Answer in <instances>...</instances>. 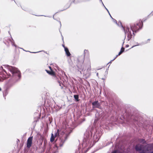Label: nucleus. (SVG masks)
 Segmentation results:
<instances>
[{"label": "nucleus", "mask_w": 153, "mask_h": 153, "mask_svg": "<svg viewBox=\"0 0 153 153\" xmlns=\"http://www.w3.org/2000/svg\"><path fill=\"white\" fill-rule=\"evenodd\" d=\"M113 19V21L114 23H116L119 26H120L121 27V25L120 24V22H118V24L117 23V21L114 19L113 18H112Z\"/></svg>", "instance_id": "2eb2a0df"}, {"label": "nucleus", "mask_w": 153, "mask_h": 153, "mask_svg": "<svg viewBox=\"0 0 153 153\" xmlns=\"http://www.w3.org/2000/svg\"><path fill=\"white\" fill-rule=\"evenodd\" d=\"M93 108H100L101 107L100 104L98 101H95L92 103Z\"/></svg>", "instance_id": "0eeeda50"}, {"label": "nucleus", "mask_w": 153, "mask_h": 153, "mask_svg": "<svg viewBox=\"0 0 153 153\" xmlns=\"http://www.w3.org/2000/svg\"><path fill=\"white\" fill-rule=\"evenodd\" d=\"M65 51L66 55L68 56H69L71 55L70 53L69 52L68 48H67L65 47Z\"/></svg>", "instance_id": "9d476101"}, {"label": "nucleus", "mask_w": 153, "mask_h": 153, "mask_svg": "<svg viewBox=\"0 0 153 153\" xmlns=\"http://www.w3.org/2000/svg\"><path fill=\"white\" fill-rule=\"evenodd\" d=\"M108 69H107L105 71V72L107 74L108 73Z\"/></svg>", "instance_id": "c756f323"}, {"label": "nucleus", "mask_w": 153, "mask_h": 153, "mask_svg": "<svg viewBox=\"0 0 153 153\" xmlns=\"http://www.w3.org/2000/svg\"><path fill=\"white\" fill-rule=\"evenodd\" d=\"M150 153H153V151L151 152Z\"/></svg>", "instance_id": "58836bf2"}, {"label": "nucleus", "mask_w": 153, "mask_h": 153, "mask_svg": "<svg viewBox=\"0 0 153 153\" xmlns=\"http://www.w3.org/2000/svg\"><path fill=\"white\" fill-rule=\"evenodd\" d=\"M97 76H98V73H97Z\"/></svg>", "instance_id": "473e14b6"}, {"label": "nucleus", "mask_w": 153, "mask_h": 153, "mask_svg": "<svg viewBox=\"0 0 153 153\" xmlns=\"http://www.w3.org/2000/svg\"><path fill=\"white\" fill-rule=\"evenodd\" d=\"M1 90V88H0V91Z\"/></svg>", "instance_id": "ea45409f"}, {"label": "nucleus", "mask_w": 153, "mask_h": 153, "mask_svg": "<svg viewBox=\"0 0 153 153\" xmlns=\"http://www.w3.org/2000/svg\"><path fill=\"white\" fill-rule=\"evenodd\" d=\"M54 138L55 137L54 135H53V134L52 133L51 134V135L50 139L51 141V142H53V141H54Z\"/></svg>", "instance_id": "4468645a"}, {"label": "nucleus", "mask_w": 153, "mask_h": 153, "mask_svg": "<svg viewBox=\"0 0 153 153\" xmlns=\"http://www.w3.org/2000/svg\"><path fill=\"white\" fill-rule=\"evenodd\" d=\"M121 26V29L123 30L126 35L125 38V39L126 36H127V39L128 40H129L132 38V34L134 35V32H136L140 29H141L143 25V22L142 21L139 23H137L136 24L132 25L130 28L129 25H126L124 27L123 26L121 22H120Z\"/></svg>", "instance_id": "f03ea898"}, {"label": "nucleus", "mask_w": 153, "mask_h": 153, "mask_svg": "<svg viewBox=\"0 0 153 153\" xmlns=\"http://www.w3.org/2000/svg\"><path fill=\"white\" fill-rule=\"evenodd\" d=\"M101 134V132L97 131L96 128L88 129L84 133L82 147L87 150L90 149L98 141Z\"/></svg>", "instance_id": "f257e3e1"}, {"label": "nucleus", "mask_w": 153, "mask_h": 153, "mask_svg": "<svg viewBox=\"0 0 153 153\" xmlns=\"http://www.w3.org/2000/svg\"><path fill=\"white\" fill-rule=\"evenodd\" d=\"M100 1L102 2V0H100Z\"/></svg>", "instance_id": "4c0bfd02"}, {"label": "nucleus", "mask_w": 153, "mask_h": 153, "mask_svg": "<svg viewBox=\"0 0 153 153\" xmlns=\"http://www.w3.org/2000/svg\"><path fill=\"white\" fill-rule=\"evenodd\" d=\"M139 141L140 142L142 143H144L145 142L144 140L143 139H140L139 140Z\"/></svg>", "instance_id": "f3484780"}, {"label": "nucleus", "mask_w": 153, "mask_h": 153, "mask_svg": "<svg viewBox=\"0 0 153 153\" xmlns=\"http://www.w3.org/2000/svg\"><path fill=\"white\" fill-rule=\"evenodd\" d=\"M128 46H129L128 45H126V47H128Z\"/></svg>", "instance_id": "2f4dec72"}, {"label": "nucleus", "mask_w": 153, "mask_h": 153, "mask_svg": "<svg viewBox=\"0 0 153 153\" xmlns=\"http://www.w3.org/2000/svg\"><path fill=\"white\" fill-rule=\"evenodd\" d=\"M54 136L55 137L57 136H58L59 139L57 141L56 144L59 147H62L65 142L67 139V134H65L63 131H62L61 133L60 134L58 132V130Z\"/></svg>", "instance_id": "7ed1b4c3"}, {"label": "nucleus", "mask_w": 153, "mask_h": 153, "mask_svg": "<svg viewBox=\"0 0 153 153\" xmlns=\"http://www.w3.org/2000/svg\"><path fill=\"white\" fill-rule=\"evenodd\" d=\"M118 56V55H117L116 56V57L112 60H111V61H110L107 64H108L109 63H111V62L114 61L117 57Z\"/></svg>", "instance_id": "aec40b11"}, {"label": "nucleus", "mask_w": 153, "mask_h": 153, "mask_svg": "<svg viewBox=\"0 0 153 153\" xmlns=\"http://www.w3.org/2000/svg\"><path fill=\"white\" fill-rule=\"evenodd\" d=\"M102 5H103V6L105 8V6L104 5V4H103V2H102Z\"/></svg>", "instance_id": "cd10ccee"}, {"label": "nucleus", "mask_w": 153, "mask_h": 153, "mask_svg": "<svg viewBox=\"0 0 153 153\" xmlns=\"http://www.w3.org/2000/svg\"><path fill=\"white\" fill-rule=\"evenodd\" d=\"M4 71L7 74L8 76H11V74L8 72V74L7 72V71L4 69H3Z\"/></svg>", "instance_id": "a211bd4d"}, {"label": "nucleus", "mask_w": 153, "mask_h": 153, "mask_svg": "<svg viewBox=\"0 0 153 153\" xmlns=\"http://www.w3.org/2000/svg\"><path fill=\"white\" fill-rule=\"evenodd\" d=\"M10 41L11 42V44L13 45L15 47H16V45L15 44L14 40L13 39L12 37H11V39H10Z\"/></svg>", "instance_id": "f8f14e48"}, {"label": "nucleus", "mask_w": 153, "mask_h": 153, "mask_svg": "<svg viewBox=\"0 0 153 153\" xmlns=\"http://www.w3.org/2000/svg\"><path fill=\"white\" fill-rule=\"evenodd\" d=\"M111 153H118V151L117 150H115Z\"/></svg>", "instance_id": "412c9836"}, {"label": "nucleus", "mask_w": 153, "mask_h": 153, "mask_svg": "<svg viewBox=\"0 0 153 153\" xmlns=\"http://www.w3.org/2000/svg\"><path fill=\"white\" fill-rule=\"evenodd\" d=\"M105 8L106 9V10H107V11H108V13L109 14V15H110V13L108 10V9L105 7Z\"/></svg>", "instance_id": "5701e85b"}, {"label": "nucleus", "mask_w": 153, "mask_h": 153, "mask_svg": "<svg viewBox=\"0 0 153 153\" xmlns=\"http://www.w3.org/2000/svg\"><path fill=\"white\" fill-rule=\"evenodd\" d=\"M97 121V120L95 119L94 120V123H95V122H96V121Z\"/></svg>", "instance_id": "72a5a7b5"}, {"label": "nucleus", "mask_w": 153, "mask_h": 153, "mask_svg": "<svg viewBox=\"0 0 153 153\" xmlns=\"http://www.w3.org/2000/svg\"><path fill=\"white\" fill-rule=\"evenodd\" d=\"M92 153H93V152Z\"/></svg>", "instance_id": "37998d69"}, {"label": "nucleus", "mask_w": 153, "mask_h": 153, "mask_svg": "<svg viewBox=\"0 0 153 153\" xmlns=\"http://www.w3.org/2000/svg\"><path fill=\"white\" fill-rule=\"evenodd\" d=\"M143 146L140 144H137L136 146L135 149L137 151H142L141 153H145V152L143 149Z\"/></svg>", "instance_id": "39448f33"}, {"label": "nucleus", "mask_w": 153, "mask_h": 153, "mask_svg": "<svg viewBox=\"0 0 153 153\" xmlns=\"http://www.w3.org/2000/svg\"><path fill=\"white\" fill-rule=\"evenodd\" d=\"M150 39H148V40L146 41L144 43V44H146V43H149V42H150Z\"/></svg>", "instance_id": "6ab92c4d"}, {"label": "nucleus", "mask_w": 153, "mask_h": 153, "mask_svg": "<svg viewBox=\"0 0 153 153\" xmlns=\"http://www.w3.org/2000/svg\"><path fill=\"white\" fill-rule=\"evenodd\" d=\"M46 143V140H44V144H45Z\"/></svg>", "instance_id": "7c9ffc66"}, {"label": "nucleus", "mask_w": 153, "mask_h": 153, "mask_svg": "<svg viewBox=\"0 0 153 153\" xmlns=\"http://www.w3.org/2000/svg\"><path fill=\"white\" fill-rule=\"evenodd\" d=\"M74 98L76 100V101H79V96L78 95H74Z\"/></svg>", "instance_id": "dca6fc26"}, {"label": "nucleus", "mask_w": 153, "mask_h": 153, "mask_svg": "<svg viewBox=\"0 0 153 153\" xmlns=\"http://www.w3.org/2000/svg\"><path fill=\"white\" fill-rule=\"evenodd\" d=\"M90 0H83L84 1H89Z\"/></svg>", "instance_id": "bb28decb"}, {"label": "nucleus", "mask_w": 153, "mask_h": 153, "mask_svg": "<svg viewBox=\"0 0 153 153\" xmlns=\"http://www.w3.org/2000/svg\"><path fill=\"white\" fill-rule=\"evenodd\" d=\"M140 45V44L139 43H137V45H134V46H133L132 47V48H133L134 47H135V46H138V45Z\"/></svg>", "instance_id": "4be33fe9"}, {"label": "nucleus", "mask_w": 153, "mask_h": 153, "mask_svg": "<svg viewBox=\"0 0 153 153\" xmlns=\"http://www.w3.org/2000/svg\"><path fill=\"white\" fill-rule=\"evenodd\" d=\"M49 68L50 69L51 71H52V70L51 68V67L49 66Z\"/></svg>", "instance_id": "a878e982"}, {"label": "nucleus", "mask_w": 153, "mask_h": 153, "mask_svg": "<svg viewBox=\"0 0 153 153\" xmlns=\"http://www.w3.org/2000/svg\"><path fill=\"white\" fill-rule=\"evenodd\" d=\"M124 43V42H123V43Z\"/></svg>", "instance_id": "79ce46f5"}, {"label": "nucleus", "mask_w": 153, "mask_h": 153, "mask_svg": "<svg viewBox=\"0 0 153 153\" xmlns=\"http://www.w3.org/2000/svg\"><path fill=\"white\" fill-rule=\"evenodd\" d=\"M102 80H105V79H104V78H102Z\"/></svg>", "instance_id": "e433bc0d"}, {"label": "nucleus", "mask_w": 153, "mask_h": 153, "mask_svg": "<svg viewBox=\"0 0 153 153\" xmlns=\"http://www.w3.org/2000/svg\"><path fill=\"white\" fill-rule=\"evenodd\" d=\"M7 94V92H6L5 94H3V95H6Z\"/></svg>", "instance_id": "c85d7f7f"}, {"label": "nucleus", "mask_w": 153, "mask_h": 153, "mask_svg": "<svg viewBox=\"0 0 153 153\" xmlns=\"http://www.w3.org/2000/svg\"><path fill=\"white\" fill-rule=\"evenodd\" d=\"M84 57H83V60H82L83 61H84L85 56L86 55H89V52L87 50H85L84 51Z\"/></svg>", "instance_id": "9b49d317"}, {"label": "nucleus", "mask_w": 153, "mask_h": 153, "mask_svg": "<svg viewBox=\"0 0 153 153\" xmlns=\"http://www.w3.org/2000/svg\"><path fill=\"white\" fill-rule=\"evenodd\" d=\"M153 149V145L152 144H148L147 145V150L149 151Z\"/></svg>", "instance_id": "1a4fd4ad"}, {"label": "nucleus", "mask_w": 153, "mask_h": 153, "mask_svg": "<svg viewBox=\"0 0 153 153\" xmlns=\"http://www.w3.org/2000/svg\"><path fill=\"white\" fill-rule=\"evenodd\" d=\"M110 16V17H111V18L112 19L113 18L112 17V16H111V15H109Z\"/></svg>", "instance_id": "f704fd0d"}, {"label": "nucleus", "mask_w": 153, "mask_h": 153, "mask_svg": "<svg viewBox=\"0 0 153 153\" xmlns=\"http://www.w3.org/2000/svg\"><path fill=\"white\" fill-rule=\"evenodd\" d=\"M46 71L48 74L51 75L53 79H55L56 78V76L55 75V73L53 71H50L47 70H46Z\"/></svg>", "instance_id": "6e6552de"}, {"label": "nucleus", "mask_w": 153, "mask_h": 153, "mask_svg": "<svg viewBox=\"0 0 153 153\" xmlns=\"http://www.w3.org/2000/svg\"><path fill=\"white\" fill-rule=\"evenodd\" d=\"M150 15H153V11L150 14Z\"/></svg>", "instance_id": "b1692460"}, {"label": "nucleus", "mask_w": 153, "mask_h": 153, "mask_svg": "<svg viewBox=\"0 0 153 153\" xmlns=\"http://www.w3.org/2000/svg\"><path fill=\"white\" fill-rule=\"evenodd\" d=\"M40 51H39V52H30L31 53H38V52H39Z\"/></svg>", "instance_id": "393cba45"}, {"label": "nucleus", "mask_w": 153, "mask_h": 153, "mask_svg": "<svg viewBox=\"0 0 153 153\" xmlns=\"http://www.w3.org/2000/svg\"><path fill=\"white\" fill-rule=\"evenodd\" d=\"M125 48L123 47H122L121 49L120 52L119 53L118 56L120 55L124 51Z\"/></svg>", "instance_id": "ddd939ff"}, {"label": "nucleus", "mask_w": 153, "mask_h": 153, "mask_svg": "<svg viewBox=\"0 0 153 153\" xmlns=\"http://www.w3.org/2000/svg\"><path fill=\"white\" fill-rule=\"evenodd\" d=\"M6 67L8 71H9L16 80L19 79L21 77L20 72L18 69L14 67L9 66L8 65H6Z\"/></svg>", "instance_id": "20e7f679"}, {"label": "nucleus", "mask_w": 153, "mask_h": 153, "mask_svg": "<svg viewBox=\"0 0 153 153\" xmlns=\"http://www.w3.org/2000/svg\"><path fill=\"white\" fill-rule=\"evenodd\" d=\"M62 46L64 47V48H65V46L64 45H62Z\"/></svg>", "instance_id": "c9c22d12"}, {"label": "nucleus", "mask_w": 153, "mask_h": 153, "mask_svg": "<svg viewBox=\"0 0 153 153\" xmlns=\"http://www.w3.org/2000/svg\"><path fill=\"white\" fill-rule=\"evenodd\" d=\"M33 137H30L28 138L27 143V148H29L30 147L32 144Z\"/></svg>", "instance_id": "423d86ee"}, {"label": "nucleus", "mask_w": 153, "mask_h": 153, "mask_svg": "<svg viewBox=\"0 0 153 153\" xmlns=\"http://www.w3.org/2000/svg\"><path fill=\"white\" fill-rule=\"evenodd\" d=\"M60 25H61V22H60Z\"/></svg>", "instance_id": "a19ab883"}]
</instances>
